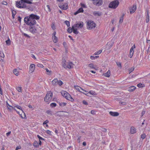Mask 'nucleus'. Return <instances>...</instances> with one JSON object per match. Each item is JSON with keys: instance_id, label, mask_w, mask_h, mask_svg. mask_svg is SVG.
Wrapping results in <instances>:
<instances>
[{"instance_id": "f257e3e1", "label": "nucleus", "mask_w": 150, "mask_h": 150, "mask_svg": "<svg viewBox=\"0 0 150 150\" xmlns=\"http://www.w3.org/2000/svg\"><path fill=\"white\" fill-rule=\"evenodd\" d=\"M40 18L39 16L34 14H32L29 15V17H25L24 19V21L26 24L32 26L36 24L35 20H38Z\"/></svg>"}, {"instance_id": "f03ea898", "label": "nucleus", "mask_w": 150, "mask_h": 150, "mask_svg": "<svg viewBox=\"0 0 150 150\" xmlns=\"http://www.w3.org/2000/svg\"><path fill=\"white\" fill-rule=\"evenodd\" d=\"M6 106L10 111H11L13 109L16 111L17 113L20 115L21 117L22 118H23L22 114L24 115V113L22 110L21 106L17 105L13 107L10 105L9 104H6Z\"/></svg>"}, {"instance_id": "7ed1b4c3", "label": "nucleus", "mask_w": 150, "mask_h": 150, "mask_svg": "<svg viewBox=\"0 0 150 150\" xmlns=\"http://www.w3.org/2000/svg\"><path fill=\"white\" fill-rule=\"evenodd\" d=\"M29 2L25 0H20L17 1L16 3V6L19 8H24L26 7L25 2Z\"/></svg>"}, {"instance_id": "20e7f679", "label": "nucleus", "mask_w": 150, "mask_h": 150, "mask_svg": "<svg viewBox=\"0 0 150 150\" xmlns=\"http://www.w3.org/2000/svg\"><path fill=\"white\" fill-rule=\"evenodd\" d=\"M62 95L67 100L72 102L74 100V99L71 97V96L65 91H62L61 92Z\"/></svg>"}, {"instance_id": "39448f33", "label": "nucleus", "mask_w": 150, "mask_h": 150, "mask_svg": "<svg viewBox=\"0 0 150 150\" xmlns=\"http://www.w3.org/2000/svg\"><path fill=\"white\" fill-rule=\"evenodd\" d=\"M119 4V2L118 0H115L111 2L109 4L108 7L109 8L115 9L118 6Z\"/></svg>"}, {"instance_id": "423d86ee", "label": "nucleus", "mask_w": 150, "mask_h": 150, "mask_svg": "<svg viewBox=\"0 0 150 150\" xmlns=\"http://www.w3.org/2000/svg\"><path fill=\"white\" fill-rule=\"evenodd\" d=\"M52 96V93L50 91H49L47 92L46 96L45 97L44 100L46 102H48L51 100V97Z\"/></svg>"}, {"instance_id": "0eeeda50", "label": "nucleus", "mask_w": 150, "mask_h": 150, "mask_svg": "<svg viewBox=\"0 0 150 150\" xmlns=\"http://www.w3.org/2000/svg\"><path fill=\"white\" fill-rule=\"evenodd\" d=\"M87 25V28L89 29L94 28L96 26V24L93 22V21H88Z\"/></svg>"}, {"instance_id": "6e6552de", "label": "nucleus", "mask_w": 150, "mask_h": 150, "mask_svg": "<svg viewBox=\"0 0 150 150\" xmlns=\"http://www.w3.org/2000/svg\"><path fill=\"white\" fill-rule=\"evenodd\" d=\"M93 2V4L97 6H99L101 5L103 3L102 0H91Z\"/></svg>"}, {"instance_id": "1a4fd4ad", "label": "nucleus", "mask_w": 150, "mask_h": 150, "mask_svg": "<svg viewBox=\"0 0 150 150\" xmlns=\"http://www.w3.org/2000/svg\"><path fill=\"white\" fill-rule=\"evenodd\" d=\"M83 22H79L76 24L72 26L76 28H82L83 27Z\"/></svg>"}, {"instance_id": "9d476101", "label": "nucleus", "mask_w": 150, "mask_h": 150, "mask_svg": "<svg viewBox=\"0 0 150 150\" xmlns=\"http://www.w3.org/2000/svg\"><path fill=\"white\" fill-rule=\"evenodd\" d=\"M59 6L60 8L63 10H66L68 8V4L67 3L63 4H60Z\"/></svg>"}, {"instance_id": "9b49d317", "label": "nucleus", "mask_w": 150, "mask_h": 150, "mask_svg": "<svg viewBox=\"0 0 150 150\" xmlns=\"http://www.w3.org/2000/svg\"><path fill=\"white\" fill-rule=\"evenodd\" d=\"M30 31L33 33H37V30L34 27L33 25L30 26L29 27Z\"/></svg>"}, {"instance_id": "f8f14e48", "label": "nucleus", "mask_w": 150, "mask_h": 150, "mask_svg": "<svg viewBox=\"0 0 150 150\" xmlns=\"http://www.w3.org/2000/svg\"><path fill=\"white\" fill-rule=\"evenodd\" d=\"M136 6L135 5H133V6L129 8L130 13L131 14L134 13L136 10Z\"/></svg>"}, {"instance_id": "ddd939ff", "label": "nucleus", "mask_w": 150, "mask_h": 150, "mask_svg": "<svg viewBox=\"0 0 150 150\" xmlns=\"http://www.w3.org/2000/svg\"><path fill=\"white\" fill-rule=\"evenodd\" d=\"M29 69V72L30 73H32L34 71L35 69V64H31L30 66Z\"/></svg>"}, {"instance_id": "4468645a", "label": "nucleus", "mask_w": 150, "mask_h": 150, "mask_svg": "<svg viewBox=\"0 0 150 150\" xmlns=\"http://www.w3.org/2000/svg\"><path fill=\"white\" fill-rule=\"evenodd\" d=\"M146 14V22L148 23L149 21V9H147Z\"/></svg>"}, {"instance_id": "2eb2a0df", "label": "nucleus", "mask_w": 150, "mask_h": 150, "mask_svg": "<svg viewBox=\"0 0 150 150\" xmlns=\"http://www.w3.org/2000/svg\"><path fill=\"white\" fill-rule=\"evenodd\" d=\"M110 114L113 116H117L119 115V113L116 112H113L110 111L109 112Z\"/></svg>"}, {"instance_id": "dca6fc26", "label": "nucleus", "mask_w": 150, "mask_h": 150, "mask_svg": "<svg viewBox=\"0 0 150 150\" xmlns=\"http://www.w3.org/2000/svg\"><path fill=\"white\" fill-rule=\"evenodd\" d=\"M136 89V87L134 86H131L128 88V91L130 92H133Z\"/></svg>"}, {"instance_id": "f3484780", "label": "nucleus", "mask_w": 150, "mask_h": 150, "mask_svg": "<svg viewBox=\"0 0 150 150\" xmlns=\"http://www.w3.org/2000/svg\"><path fill=\"white\" fill-rule=\"evenodd\" d=\"M136 132V129L134 127H132L130 128V133L132 134L135 133Z\"/></svg>"}, {"instance_id": "a211bd4d", "label": "nucleus", "mask_w": 150, "mask_h": 150, "mask_svg": "<svg viewBox=\"0 0 150 150\" xmlns=\"http://www.w3.org/2000/svg\"><path fill=\"white\" fill-rule=\"evenodd\" d=\"M74 64L71 62H69L66 68H68L69 69H71L73 67Z\"/></svg>"}, {"instance_id": "6ab92c4d", "label": "nucleus", "mask_w": 150, "mask_h": 150, "mask_svg": "<svg viewBox=\"0 0 150 150\" xmlns=\"http://www.w3.org/2000/svg\"><path fill=\"white\" fill-rule=\"evenodd\" d=\"M74 88L76 89L77 90L79 91H80L81 92H82L81 91H80V88L83 91H84L85 92H86V91L85 90L81 88V87H80L79 86H74Z\"/></svg>"}, {"instance_id": "aec40b11", "label": "nucleus", "mask_w": 150, "mask_h": 150, "mask_svg": "<svg viewBox=\"0 0 150 150\" xmlns=\"http://www.w3.org/2000/svg\"><path fill=\"white\" fill-rule=\"evenodd\" d=\"M72 28H73V32L74 34H77L79 33V32L77 30V28H75L72 26Z\"/></svg>"}, {"instance_id": "412c9836", "label": "nucleus", "mask_w": 150, "mask_h": 150, "mask_svg": "<svg viewBox=\"0 0 150 150\" xmlns=\"http://www.w3.org/2000/svg\"><path fill=\"white\" fill-rule=\"evenodd\" d=\"M134 53V49L132 47H131L130 50V57L132 58Z\"/></svg>"}, {"instance_id": "4be33fe9", "label": "nucleus", "mask_w": 150, "mask_h": 150, "mask_svg": "<svg viewBox=\"0 0 150 150\" xmlns=\"http://www.w3.org/2000/svg\"><path fill=\"white\" fill-rule=\"evenodd\" d=\"M93 14L95 16H100L101 15V13H100L98 11H94L93 13Z\"/></svg>"}, {"instance_id": "5701e85b", "label": "nucleus", "mask_w": 150, "mask_h": 150, "mask_svg": "<svg viewBox=\"0 0 150 150\" xmlns=\"http://www.w3.org/2000/svg\"><path fill=\"white\" fill-rule=\"evenodd\" d=\"M110 71L109 70L106 73L104 74L103 75L105 76L109 77L110 76Z\"/></svg>"}, {"instance_id": "b1692460", "label": "nucleus", "mask_w": 150, "mask_h": 150, "mask_svg": "<svg viewBox=\"0 0 150 150\" xmlns=\"http://www.w3.org/2000/svg\"><path fill=\"white\" fill-rule=\"evenodd\" d=\"M58 80L57 79H54L52 81V83L54 85H56L57 83Z\"/></svg>"}, {"instance_id": "393cba45", "label": "nucleus", "mask_w": 150, "mask_h": 150, "mask_svg": "<svg viewBox=\"0 0 150 150\" xmlns=\"http://www.w3.org/2000/svg\"><path fill=\"white\" fill-rule=\"evenodd\" d=\"M89 95L91 96V95H96V93L95 91H89Z\"/></svg>"}, {"instance_id": "a878e982", "label": "nucleus", "mask_w": 150, "mask_h": 150, "mask_svg": "<svg viewBox=\"0 0 150 150\" xmlns=\"http://www.w3.org/2000/svg\"><path fill=\"white\" fill-rule=\"evenodd\" d=\"M52 39H53V42L54 43H56L57 42V38L56 36H52Z\"/></svg>"}, {"instance_id": "bb28decb", "label": "nucleus", "mask_w": 150, "mask_h": 150, "mask_svg": "<svg viewBox=\"0 0 150 150\" xmlns=\"http://www.w3.org/2000/svg\"><path fill=\"white\" fill-rule=\"evenodd\" d=\"M16 11L14 10H12V16L13 17V18H14V16L15 15H16Z\"/></svg>"}, {"instance_id": "cd10ccee", "label": "nucleus", "mask_w": 150, "mask_h": 150, "mask_svg": "<svg viewBox=\"0 0 150 150\" xmlns=\"http://www.w3.org/2000/svg\"><path fill=\"white\" fill-rule=\"evenodd\" d=\"M46 9L47 12H50V11L51 10L49 5H47V6Z\"/></svg>"}, {"instance_id": "c85d7f7f", "label": "nucleus", "mask_w": 150, "mask_h": 150, "mask_svg": "<svg viewBox=\"0 0 150 150\" xmlns=\"http://www.w3.org/2000/svg\"><path fill=\"white\" fill-rule=\"evenodd\" d=\"M17 70L16 69H14L13 72L16 76H18V72Z\"/></svg>"}, {"instance_id": "c756f323", "label": "nucleus", "mask_w": 150, "mask_h": 150, "mask_svg": "<svg viewBox=\"0 0 150 150\" xmlns=\"http://www.w3.org/2000/svg\"><path fill=\"white\" fill-rule=\"evenodd\" d=\"M124 14H123L122 16L120 17V20L119 21V23H121L123 21V16H124Z\"/></svg>"}, {"instance_id": "7c9ffc66", "label": "nucleus", "mask_w": 150, "mask_h": 150, "mask_svg": "<svg viewBox=\"0 0 150 150\" xmlns=\"http://www.w3.org/2000/svg\"><path fill=\"white\" fill-rule=\"evenodd\" d=\"M67 31H68V32L69 33H71L72 32V31H73L72 28H72H71L70 27H69Z\"/></svg>"}, {"instance_id": "2f4dec72", "label": "nucleus", "mask_w": 150, "mask_h": 150, "mask_svg": "<svg viewBox=\"0 0 150 150\" xmlns=\"http://www.w3.org/2000/svg\"><path fill=\"white\" fill-rule=\"evenodd\" d=\"M53 101L54 102H56L57 103H60V102L59 101V100L57 98H54L53 100Z\"/></svg>"}, {"instance_id": "473e14b6", "label": "nucleus", "mask_w": 150, "mask_h": 150, "mask_svg": "<svg viewBox=\"0 0 150 150\" xmlns=\"http://www.w3.org/2000/svg\"><path fill=\"white\" fill-rule=\"evenodd\" d=\"M102 52V50H100L98 51L95 52L94 53V54L95 55L99 54H100V53H101Z\"/></svg>"}, {"instance_id": "72a5a7b5", "label": "nucleus", "mask_w": 150, "mask_h": 150, "mask_svg": "<svg viewBox=\"0 0 150 150\" xmlns=\"http://www.w3.org/2000/svg\"><path fill=\"white\" fill-rule=\"evenodd\" d=\"M33 146L37 147L38 146V144L36 141H35L33 143Z\"/></svg>"}, {"instance_id": "f704fd0d", "label": "nucleus", "mask_w": 150, "mask_h": 150, "mask_svg": "<svg viewBox=\"0 0 150 150\" xmlns=\"http://www.w3.org/2000/svg\"><path fill=\"white\" fill-rule=\"evenodd\" d=\"M6 44L8 45H10V44H11V41H10V40L9 39V38L8 40H6Z\"/></svg>"}, {"instance_id": "c9c22d12", "label": "nucleus", "mask_w": 150, "mask_h": 150, "mask_svg": "<svg viewBox=\"0 0 150 150\" xmlns=\"http://www.w3.org/2000/svg\"><path fill=\"white\" fill-rule=\"evenodd\" d=\"M65 23L67 25V27H69L70 26V23L67 21H65Z\"/></svg>"}, {"instance_id": "e433bc0d", "label": "nucleus", "mask_w": 150, "mask_h": 150, "mask_svg": "<svg viewBox=\"0 0 150 150\" xmlns=\"http://www.w3.org/2000/svg\"><path fill=\"white\" fill-rule=\"evenodd\" d=\"M63 83V82L61 80H59V81H58L57 84H58L59 86H61L62 85Z\"/></svg>"}, {"instance_id": "4c0bfd02", "label": "nucleus", "mask_w": 150, "mask_h": 150, "mask_svg": "<svg viewBox=\"0 0 150 150\" xmlns=\"http://www.w3.org/2000/svg\"><path fill=\"white\" fill-rule=\"evenodd\" d=\"M78 11L79 13L83 12V10L82 7L80 8L78 10Z\"/></svg>"}, {"instance_id": "58836bf2", "label": "nucleus", "mask_w": 150, "mask_h": 150, "mask_svg": "<svg viewBox=\"0 0 150 150\" xmlns=\"http://www.w3.org/2000/svg\"><path fill=\"white\" fill-rule=\"evenodd\" d=\"M116 64L118 67H120V68H121V64L120 62H117Z\"/></svg>"}, {"instance_id": "ea45409f", "label": "nucleus", "mask_w": 150, "mask_h": 150, "mask_svg": "<svg viewBox=\"0 0 150 150\" xmlns=\"http://www.w3.org/2000/svg\"><path fill=\"white\" fill-rule=\"evenodd\" d=\"M88 67L93 69H95V68L94 65L93 64H89L88 65Z\"/></svg>"}, {"instance_id": "a19ab883", "label": "nucleus", "mask_w": 150, "mask_h": 150, "mask_svg": "<svg viewBox=\"0 0 150 150\" xmlns=\"http://www.w3.org/2000/svg\"><path fill=\"white\" fill-rule=\"evenodd\" d=\"M46 71L47 73V74L48 75H50L51 74V71H49L47 69H46Z\"/></svg>"}, {"instance_id": "79ce46f5", "label": "nucleus", "mask_w": 150, "mask_h": 150, "mask_svg": "<svg viewBox=\"0 0 150 150\" xmlns=\"http://www.w3.org/2000/svg\"><path fill=\"white\" fill-rule=\"evenodd\" d=\"M146 137V135L145 134H142L141 137L142 139H144Z\"/></svg>"}, {"instance_id": "37998d69", "label": "nucleus", "mask_w": 150, "mask_h": 150, "mask_svg": "<svg viewBox=\"0 0 150 150\" xmlns=\"http://www.w3.org/2000/svg\"><path fill=\"white\" fill-rule=\"evenodd\" d=\"M17 91L19 92L21 91V88L20 87H18L17 88Z\"/></svg>"}, {"instance_id": "c03bdc74", "label": "nucleus", "mask_w": 150, "mask_h": 150, "mask_svg": "<svg viewBox=\"0 0 150 150\" xmlns=\"http://www.w3.org/2000/svg\"><path fill=\"white\" fill-rule=\"evenodd\" d=\"M46 112L48 114L51 115L52 114V112L50 110H48L46 111Z\"/></svg>"}, {"instance_id": "a18cd8bd", "label": "nucleus", "mask_w": 150, "mask_h": 150, "mask_svg": "<svg viewBox=\"0 0 150 150\" xmlns=\"http://www.w3.org/2000/svg\"><path fill=\"white\" fill-rule=\"evenodd\" d=\"M50 106L52 108L55 107L56 106V104H50Z\"/></svg>"}, {"instance_id": "49530a36", "label": "nucleus", "mask_w": 150, "mask_h": 150, "mask_svg": "<svg viewBox=\"0 0 150 150\" xmlns=\"http://www.w3.org/2000/svg\"><path fill=\"white\" fill-rule=\"evenodd\" d=\"M0 56L1 57L4 58V55L3 52H1L0 53Z\"/></svg>"}, {"instance_id": "de8ad7c7", "label": "nucleus", "mask_w": 150, "mask_h": 150, "mask_svg": "<svg viewBox=\"0 0 150 150\" xmlns=\"http://www.w3.org/2000/svg\"><path fill=\"white\" fill-rule=\"evenodd\" d=\"M37 66L38 67H41V68H43L44 67V66H43V65H42L41 64H37Z\"/></svg>"}, {"instance_id": "09e8293b", "label": "nucleus", "mask_w": 150, "mask_h": 150, "mask_svg": "<svg viewBox=\"0 0 150 150\" xmlns=\"http://www.w3.org/2000/svg\"><path fill=\"white\" fill-rule=\"evenodd\" d=\"M49 122V121L47 120H46L45 122H43V125H45V124H46L47 123H48Z\"/></svg>"}, {"instance_id": "8fccbe9b", "label": "nucleus", "mask_w": 150, "mask_h": 150, "mask_svg": "<svg viewBox=\"0 0 150 150\" xmlns=\"http://www.w3.org/2000/svg\"><path fill=\"white\" fill-rule=\"evenodd\" d=\"M142 83H139L137 84V86L138 87L140 88H141L142 87Z\"/></svg>"}, {"instance_id": "3c124183", "label": "nucleus", "mask_w": 150, "mask_h": 150, "mask_svg": "<svg viewBox=\"0 0 150 150\" xmlns=\"http://www.w3.org/2000/svg\"><path fill=\"white\" fill-rule=\"evenodd\" d=\"M63 62V63L62 64V66L64 68H66L67 67L66 64L65 63H64V62Z\"/></svg>"}, {"instance_id": "603ef678", "label": "nucleus", "mask_w": 150, "mask_h": 150, "mask_svg": "<svg viewBox=\"0 0 150 150\" xmlns=\"http://www.w3.org/2000/svg\"><path fill=\"white\" fill-rule=\"evenodd\" d=\"M86 93H83L87 96H91H91L89 95V92H87L86 91Z\"/></svg>"}, {"instance_id": "864d4df0", "label": "nucleus", "mask_w": 150, "mask_h": 150, "mask_svg": "<svg viewBox=\"0 0 150 150\" xmlns=\"http://www.w3.org/2000/svg\"><path fill=\"white\" fill-rule=\"evenodd\" d=\"M81 6L84 8H86V5L84 4L81 3Z\"/></svg>"}, {"instance_id": "5fc2aeb1", "label": "nucleus", "mask_w": 150, "mask_h": 150, "mask_svg": "<svg viewBox=\"0 0 150 150\" xmlns=\"http://www.w3.org/2000/svg\"><path fill=\"white\" fill-rule=\"evenodd\" d=\"M46 132L47 134H51V132L49 130H48L46 131Z\"/></svg>"}, {"instance_id": "6e6d98bb", "label": "nucleus", "mask_w": 150, "mask_h": 150, "mask_svg": "<svg viewBox=\"0 0 150 150\" xmlns=\"http://www.w3.org/2000/svg\"><path fill=\"white\" fill-rule=\"evenodd\" d=\"M37 137H38V138L39 139V140H40V139H41V140H43V139L42 138V137H40L39 135H37Z\"/></svg>"}, {"instance_id": "4d7b16f0", "label": "nucleus", "mask_w": 150, "mask_h": 150, "mask_svg": "<svg viewBox=\"0 0 150 150\" xmlns=\"http://www.w3.org/2000/svg\"><path fill=\"white\" fill-rule=\"evenodd\" d=\"M134 69V68L133 67H132L129 70V71H130V72H131L133 71Z\"/></svg>"}, {"instance_id": "13d9d810", "label": "nucleus", "mask_w": 150, "mask_h": 150, "mask_svg": "<svg viewBox=\"0 0 150 150\" xmlns=\"http://www.w3.org/2000/svg\"><path fill=\"white\" fill-rule=\"evenodd\" d=\"M11 131H9L6 133V135L7 136H8L10 135V134H11Z\"/></svg>"}, {"instance_id": "bf43d9fd", "label": "nucleus", "mask_w": 150, "mask_h": 150, "mask_svg": "<svg viewBox=\"0 0 150 150\" xmlns=\"http://www.w3.org/2000/svg\"><path fill=\"white\" fill-rule=\"evenodd\" d=\"M91 114L93 115L95 114V111L93 110H92L91 111Z\"/></svg>"}, {"instance_id": "052dcab7", "label": "nucleus", "mask_w": 150, "mask_h": 150, "mask_svg": "<svg viewBox=\"0 0 150 150\" xmlns=\"http://www.w3.org/2000/svg\"><path fill=\"white\" fill-rule=\"evenodd\" d=\"M2 91L1 88V86L0 85V94L1 95H2Z\"/></svg>"}, {"instance_id": "680f3d73", "label": "nucleus", "mask_w": 150, "mask_h": 150, "mask_svg": "<svg viewBox=\"0 0 150 150\" xmlns=\"http://www.w3.org/2000/svg\"><path fill=\"white\" fill-rule=\"evenodd\" d=\"M145 113V111L143 110L142 111V115L141 116L142 117L143 116V115H144Z\"/></svg>"}, {"instance_id": "e2e57ef3", "label": "nucleus", "mask_w": 150, "mask_h": 150, "mask_svg": "<svg viewBox=\"0 0 150 150\" xmlns=\"http://www.w3.org/2000/svg\"><path fill=\"white\" fill-rule=\"evenodd\" d=\"M81 138V137L80 136L79 137V138H78V139H77V141H78V142H79V143H80V142Z\"/></svg>"}, {"instance_id": "0e129e2a", "label": "nucleus", "mask_w": 150, "mask_h": 150, "mask_svg": "<svg viewBox=\"0 0 150 150\" xmlns=\"http://www.w3.org/2000/svg\"><path fill=\"white\" fill-rule=\"evenodd\" d=\"M21 18L20 16H18V21L20 22H21Z\"/></svg>"}, {"instance_id": "69168bd1", "label": "nucleus", "mask_w": 150, "mask_h": 150, "mask_svg": "<svg viewBox=\"0 0 150 150\" xmlns=\"http://www.w3.org/2000/svg\"><path fill=\"white\" fill-rule=\"evenodd\" d=\"M90 58H91V59H92V60H94V59H95V57L94 56H91Z\"/></svg>"}, {"instance_id": "338daca9", "label": "nucleus", "mask_w": 150, "mask_h": 150, "mask_svg": "<svg viewBox=\"0 0 150 150\" xmlns=\"http://www.w3.org/2000/svg\"><path fill=\"white\" fill-rule=\"evenodd\" d=\"M2 4L4 5H7V3L6 1H4L2 3Z\"/></svg>"}, {"instance_id": "774afa93", "label": "nucleus", "mask_w": 150, "mask_h": 150, "mask_svg": "<svg viewBox=\"0 0 150 150\" xmlns=\"http://www.w3.org/2000/svg\"><path fill=\"white\" fill-rule=\"evenodd\" d=\"M21 146H17L16 147V150H18V149H21Z\"/></svg>"}]
</instances>
